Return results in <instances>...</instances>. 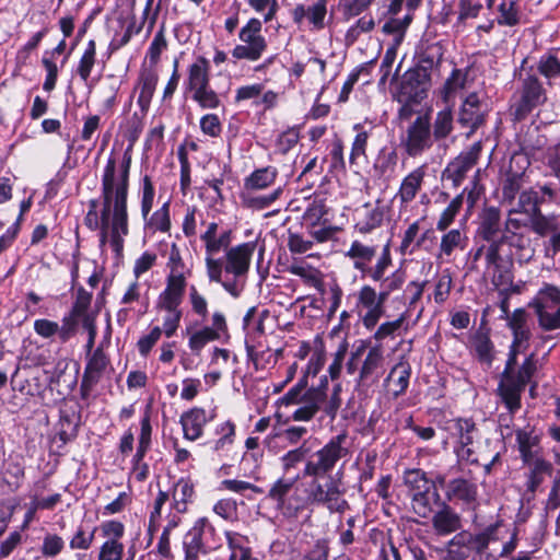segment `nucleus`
Listing matches in <instances>:
<instances>
[{"label":"nucleus","instance_id":"nucleus-45","mask_svg":"<svg viewBox=\"0 0 560 560\" xmlns=\"http://www.w3.org/2000/svg\"><path fill=\"white\" fill-rule=\"evenodd\" d=\"M98 529V527L94 526L92 528H86L83 525H80L72 538L69 541V547L72 550L82 549L88 550L95 538V533Z\"/></svg>","mask_w":560,"mask_h":560},{"label":"nucleus","instance_id":"nucleus-35","mask_svg":"<svg viewBox=\"0 0 560 560\" xmlns=\"http://www.w3.org/2000/svg\"><path fill=\"white\" fill-rule=\"evenodd\" d=\"M194 495V485L190 480L180 478L173 490L174 508L179 513L187 511V503L191 501Z\"/></svg>","mask_w":560,"mask_h":560},{"label":"nucleus","instance_id":"nucleus-16","mask_svg":"<svg viewBox=\"0 0 560 560\" xmlns=\"http://www.w3.org/2000/svg\"><path fill=\"white\" fill-rule=\"evenodd\" d=\"M483 120L485 116L480 100L476 93H470L465 98L460 107L458 122L462 125V127L469 128V133H472L480 125L483 124Z\"/></svg>","mask_w":560,"mask_h":560},{"label":"nucleus","instance_id":"nucleus-13","mask_svg":"<svg viewBox=\"0 0 560 560\" xmlns=\"http://www.w3.org/2000/svg\"><path fill=\"white\" fill-rule=\"evenodd\" d=\"M255 249L256 242H246L229 248L225 253V272L232 273L234 277L246 275Z\"/></svg>","mask_w":560,"mask_h":560},{"label":"nucleus","instance_id":"nucleus-7","mask_svg":"<svg viewBox=\"0 0 560 560\" xmlns=\"http://www.w3.org/2000/svg\"><path fill=\"white\" fill-rule=\"evenodd\" d=\"M299 477L279 478L276 480L268 493L267 499L276 503V508L285 517H296L298 514L310 504L307 493L304 495L296 485Z\"/></svg>","mask_w":560,"mask_h":560},{"label":"nucleus","instance_id":"nucleus-29","mask_svg":"<svg viewBox=\"0 0 560 560\" xmlns=\"http://www.w3.org/2000/svg\"><path fill=\"white\" fill-rule=\"evenodd\" d=\"M474 541V535L463 530L457 533L447 544L448 557L453 560H464L469 553Z\"/></svg>","mask_w":560,"mask_h":560},{"label":"nucleus","instance_id":"nucleus-60","mask_svg":"<svg viewBox=\"0 0 560 560\" xmlns=\"http://www.w3.org/2000/svg\"><path fill=\"white\" fill-rule=\"evenodd\" d=\"M467 82V74L462 70H453L444 84V100L447 102L457 91L463 90Z\"/></svg>","mask_w":560,"mask_h":560},{"label":"nucleus","instance_id":"nucleus-58","mask_svg":"<svg viewBox=\"0 0 560 560\" xmlns=\"http://www.w3.org/2000/svg\"><path fill=\"white\" fill-rule=\"evenodd\" d=\"M463 195L456 196L444 209L436 223L438 230L444 231L453 223L456 214L463 206Z\"/></svg>","mask_w":560,"mask_h":560},{"label":"nucleus","instance_id":"nucleus-2","mask_svg":"<svg viewBox=\"0 0 560 560\" xmlns=\"http://www.w3.org/2000/svg\"><path fill=\"white\" fill-rule=\"evenodd\" d=\"M130 149L125 151L119 171L117 174L116 161L109 158L102 175V199L103 207L98 213V230H110L116 226V219L119 218L128 223V192L129 175L131 167Z\"/></svg>","mask_w":560,"mask_h":560},{"label":"nucleus","instance_id":"nucleus-48","mask_svg":"<svg viewBox=\"0 0 560 560\" xmlns=\"http://www.w3.org/2000/svg\"><path fill=\"white\" fill-rule=\"evenodd\" d=\"M420 229V221L417 220L411 223L405 231L402 241L400 244L401 255H412L413 252L420 246V237L418 236Z\"/></svg>","mask_w":560,"mask_h":560},{"label":"nucleus","instance_id":"nucleus-20","mask_svg":"<svg viewBox=\"0 0 560 560\" xmlns=\"http://www.w3.org/2000/svg\"><path fill=\"white\" fill-rule=\"evenodd\" d=\"M478 235L485 241L498 240L501 232V212L497 207H487L479 217Z\"/></svg>","mask_w":560,"mask_h":560},{"label":"nucleus","instance_id":"nucleus-33","mask_svg":"<svg viewBox=\"0 0 560 560\" xmlns=\"http://www.w3.org/2000/svg\"><path fill=\"white\" fill-rule=\"evenodd\" d=\"M225 536L231 551L229 558L235 557V560H258L252 557V550L247 546L246 537L234 532H226Z\"/></svg>","mask_w":560,"mask_h":560},{"label":"nucleus","instance_id":"nucleus-53","mask_svg":"<svg viewBox=\"0 0 560 560\" xmlns=\"http://www.w3.org/2000/svg\"><path fill=\"white\" fill-rule=\"evenodd\" d=\"M514 366L509 371V377L520 384L523 387H526V385L529 383L530 378L536 372V362L534 359V354H529L525 361L523 362L522 366L517 371L516 374H513Z\"/></svg>","mask_w":560,"mask_h":560},{"label":"nucleus","instance_id":"nucleus-34","mask_svg":"<svg viewBox=\"0 0 560 560\" xmlns=\"http://www.w3.org/2000/svg\"><path fill=\"white\" fill-rule=\"evenodd\" d=\"M529 223L532 230L540 236L553 233L560 226L559 215L555 213L544 214L541 210L534 214L532 218H529Z\"/></svg>","mask_w":560,"mask_h":560},{"label":"nucleus","instance_id":"nucleus-8","mask_svg":"<svg viewBox=\"0 0 560 560\" xmlns=\"http://www.w3.org/2000/svg\"><path fill=\"white\" fill-rule=\"evenodd\" d=\"M518 83L520 85L514 94L511 110L514 119L521 121L535 108L546 103L547 91L539 78L532 73L521 77Z\"/></svg>","mask_w":560,"mask_h":560},{"label":"nucleus","instance_id":"nucleus-19","mask_svg":"<svg viewBox=\"0 0 560 560\" xmlns=\"http://www.w3.org/2000/svg\"><path fill=\"white\" fill-rule=\"evenodd\" d=\"M516 443L521 458L524 464H529L536 457H540L539 453V435L535 434L534 429L524 428L515 431Z\"/></svg>","mask_w":560,"mask_h":560},{"label":"nucleus","instance_id":"nucleus-50","mask_svg":"<svg viewBox=\"0 0 560 560\" xmlns=\"http://www.w3.org/2000/svg\"><path fill=\"white\" fill-rule=\"evenodd\" d=\"M327 214V207L323 200H313L306 208L303 219L310 226H317L322 223H326L328 220L324 219Z\"/></svg>","mask_w":560,"mask_h":560},{"label":"nucleus","instance_id":"nucleus-23","mask_svg":"<svg viewBox=\"0 0 560 560\" xmlns=\"http://www.w3.org/2000/svg\"><path fill=\"white\" fill-rule=\"evenodd\" d=\"M504 381L499 386L500 396L511 413L521 408V395L525 387L509 377V372L503 371Z\"/></svg>","mask_w":560,"mask_h":560},{"label":"nucleus","instance_id":"nucleus-61","mask_svg":"<svg viewBox=\"0 0 560 560\" xmlns=\"http://www.w3.org/2000/svg\"><path fill=\"white\" fill-rule=\"evenodd\" d=\"M288 248L292 254H304L312 249L314 241L305 238L303 235L293 232L291 229L288 230Z\"/></svg>","mask_w":560,"mask_h":560},{"label":"nucleus","instance_id":"nucleus-11","mask_svg":"<svg viewBox=\"0 0 560 560\" xmlns=\"http://www.w3.org/2000/svg\"><path fill=\"white\" fill-rule=\"evenodd\" d=\"M552 290L553 284L544 283L530 303L539 326L547 331L560 329V302L551 298Z\"/></svg>","mask_w":560,"mask_h":560},{"label":"nucleus","instance_id":"nucleus-27","mask_svg":"<svg viewBox=\"0 0 560 560\" xmlns=\"http://www.w3.org/2000/svg\"><path fill=\"white\" fill-rule=\"evenodd\" d=\"M79 424L80 415H77L73 410H60V417L57 423V436L62 444H67L77 438Z\"/></svg>","mask_w":560,"mask_h":560},{"label":"nucleus","instance_id":"nucleus-9","mask_svg":"<svg viewBox=\"0 0 560 560\" xmlns=\"http://www.w3.org/2000/svg\"><path fill=\"white\" fill-rule=\"evenodd\" d=\"M262 22L252 18L240 30L238 38L242 44L236 45L232 50V57L237 60L257 61L266 51L268 45L261 35Z\"/></svg>","mask_w":560,"mask_h":560},{"label":"nucleus","instance_id":"nucleus-44","mask_svg":"<svg viewBox=\"0 0 560 560\" xmlns=\"http://www.w3.org/2000/svg\"><path fill=\"white\" fill-rule=\"evenodd\" d=\"M288 271L302 278L311 287L318 288L322 284L320 272L310 265L292 264Z\"/></svg>","mask_w":560,"mask_h":560},{"label":"nucleus","instance_id":"nucleus-31","mask_svg":"<svg viewBox=\"0 0 560 560\" xmlns=\"http://www.w3.org/2000/svg\"><path fill=\"white\" fill-rule=\"evenodd\" d=\"M107 364L108 359L103 349L100 347L96 348L89 358L84 369L83 375L85 376V382L88 381L90 384L98 383Z\"/></svg>","mask_w":560,"mask_h":560},{"label":"nucleus","instance_id":"nucleus-43","mask_svg":"<svg viewBox=\"0 0 560 560\" xmlns=\"http://www.w3.org/2000/svg\"><path fill=\"white\" fill-rule=\"evenodd\" d=\"M466 241L467 237L460 230L453 229L442 236L440 245L441 252L444 255L450 256L455 249H463Z\"/></svg>","mask_w":560,"mask_h":560},{"label":"nucleus","instance_id":"nucleus-1","mask_svg":"<svg viewBox=\"0 0 560 560\" xmlns=\"http://www.w3.org/2000/svg\"><path fill=\"white\" fill-rule=\"evenodd\" d=\"M400 147L410 156L420 154V60L400 78L396 94Z\"/></svg>","mask_w":560,"mask_h":560},{"label":"nucleus","instance_id":"nucleus-14","mask_svg":"<svg viewBox=\"0 0 560 560\" xmlns=\"http://www.w3.org/2000/svg\"><path fill=\"white\" fill-rule=\"evenodd\" d=\"M384 354L380 347H373L369 350L358 377L359 386H371L378 382L384 373Z\"/></svg>","mask_w":560,"mask_h":560},{"label":"nucleus","instance_id":"nucleus-6","mask_svg":"<svg viewBox=\"0 0 560 560\" xmlns=\"http://www.w3.org/2000/svg\"><path fill=\"white\" fill-rule=\"evenodd\" d=\"M346 434L332 436L322 448L311 454L304 465L303 477L325 478L332 472L337 463L349 453L343 445Z\"/></svg>","mask_w":560,"mask_h":560},{"label":"nucleus","instance_id":"nucleus-15","mask_svg":"<svg viewBox=\"0 0 560 560\" xmlns=\"http://www.w3.org/2000/svg\"><path fill=\"white\" fill-rule=\"evenodd\" d=\"M387 299V292H380L369 287L364 285L359 293V302L362 306H364L368 312L364 315V324L369 326H373L376 324L380 315L383 302Z\"/></svg>","mask_w":560,"mask_h":560},{"label":"nucleus","instance_id":"nucleus-3","mask_svg":"<svg viewBox=\"0 0 560 560\" xmlns=\"http://www.w3.org/2000/svg\"><path fill=\"white\" fill-rule=\"evenodd\" d=\"M440 490H445L444 478L429 480L422 472V505L432 503L441 506L432 518L435 533L440 536L450 535L460 528V518L442 499Z\"/></svg>","mask_w":560,"mask_h":560},{"label":"nucleus","instance_id":"nucleus-42","mask_svg":"<svg viewBox=\"0 0 560 560\" xmlns=\"http://www.w3.org/2000/svg\"><path fill=\"white\" fill-rule=\"evenodd\" d=\"M218 339H220V337L215 334L214 329H210L209 326H205L190 334L188 347L195 354H199L208 342Z\"/></svg>","mask_w":560,"mask_h":560},{"label":"nucleus","instance_id":"nucleus-28","mask_svg":"<svg viewBox=\"0 0 560 560\" xmlns=\"http://www.w3.org/2000/svg\"><path fill=\"white\" fill-rule=\"evenodd\" d=\"M445 494L447 500L457 499L471 503L477 498V486L466 479L457 478L448 483Z\"/></svg>","mask_w":560,"mask_h":560},{"label":"nucleus","instance_id":"nucleus-12","mask_svg":"<svg viewBox=\"0 0 560 560\" xmlns=\"http://www.w3.org/2000/svg\"><path fill=\"white\" fill-rule=\"evenodd\" d=\"M341 390L342 387L340 383L334 384L330 394H325L324 392L312 389L310 387L303 394L302 404L313 409V412L315 413H317L319 410H323L324 413L330 418V420H335L342 404L340 396Z\"/></svg>","mask_w":560,"mask_h":560},{"label":"nucleus","instance_id":"nucleus-32","mask_svg":"<svg viewBox=\"0 0 560 560\" xmlns=\"http://www.w3.org/2000/svg\"><path fill=\"white\" fill-rule=\"evenodd\" d=\"M476 165V163L460 153L454 161H452L446 170L445 174L447 178L452 179L455 186H459L465 178L466 174Z\"/></svg>","mask_w":560,"mask_h":560},{"label":"nucleus","instance_id":"nucleus-56","mask_svg":"<svg viewBox=\"0 0 560 560\" xmlns=\"http://www.w3.org/2000/svg\"><path fill=\"white\" fill-rule=\"evenodd\" d=\"M409 376H410L409 365L407 363L400 362L392 369V371L389 372V374L387 376V382L389 384H392V383L396 384L398 388L395 389V393L399 394L407 388L408 382H409Z\"/></svg>","mask_w":560,"mask_h":560},{"label":"nucleus","instance_id":"nucleus-63","mask_svg":"<svg viewBox=\"0 0 560 560\" xmlns=\"http://www.w3.org/2000/svg\"><path fill=\"white\" fill-rule=\"evenodd\" d=\"M541 209L535 206V191L533 190V187L523 190L520 194L518 202L516 208H514V211L523 212L524 214H527L529 218H532Z\"/></svg>","mask_w":560,"mask_h":560},{"label":"nucleus","instance_id":"nucleus-24","mask_svg":"<svg viewBox=\"0 0 560 560\" xmlns=\"http://www.w3.org/2000/svg\"><path fill=\"white\" fill-rule=\"evenodd\" d=\"M387 213V206L377 201L374 207L365 206L363 217L357 222L355 229L360 233H369L381 226Z\"/></svg>","mask_w":560,"mask_h":560},{"label":"nucleus","instance_id":"nucleus-41","mask_svg":"<svg viewBox=\"0 0 560 560\" xmlns=\"http://www.w3.org/2000/svg\"><path fill=\"white\" fill-rule=\"evenodd\" d=\"M420 188V167L413 170L406 176L400 185L398 197L402 203H408L415 199Z\"/></svg>","mask_w":560,"mask_h":560},{"label":"nucleus","instance_id":"nucleus-10","mask_svg":"<svg viewBox=\"0 0 560 560\" xmlns=\"http://www.w3.org/2000/svg\"><path fill=\"white\" fill-rule=\"evenodd\" d=\"M530 325L532 317L524 308H516L508 317V326L512 331L513 340L505 364V372L516 365L517 354L524 353L528 349L532 338Z\"/></svg>","mask_w":560,"mask_h":560},{"label":"nucleus","instance_id":"nucleus-51","mask_svg":"<svg viewBox=\"0 0 560 560\" xmlns=\"http://www.w3.org/2000/svg\"><path fill=\"white\" fill-rule=\"evenodd\" d=\"M353 128H354V130L358 131V133L352 142L350 158H349L350 164H357L358 160L360 158L365 156L368 139H369V133H368V131L363 130V127L361 124H355Z\"/></svg>","mask_w":560,"mask_h":560},{"label":"nucleus","instance_id":"nucleus-59","mask_svg":"<svg viewBox=\"0 0 560 560\" xmlns=\"http://www.w3.org/2000/svg\"><path fill=\"white\" fill-rule=\"evenodd\" d=\"M523 184V175L520 173H510L502 185V196L505 201L512 202Z\"/></svg>","mask_w":560,"mask_h":560},{"label":"nucleus","instance_id":"nucleus-4","mask_svg":"<svg viewBox=\"0 0 560 560\" xmlns=\"http://www.w3.org/2000/svg\"><path fill=\"white\" fill-rule=\"evenodd\" d=\"M220 546L214 526L207 517L198 518L183 536L184 560H212L211 552Z\"/></svg>","mask_w":560,"mask_h":560},{"label":"nucleus","instance_id":"nucleus-36","mask_svg":"<svg viewBox=\"0 0 560 560\" xmlns=\"http://www.w3.org/2000/svg\"><path fill=\"white\" fill-rule=\"evenodd\" d=\"M96 62V43L90 39L79 60L77 73L83 82H88L91 77L92 69Z\"/></svg>","mask_w":560,"mask_h":560},{"label":"nucleus","instance_id":"nucleus-17","mask_svg":"<svg viewBox=\"0 0 560 560\" xmlns=\"http://www.w3.org/2000/svg\"><path fill=\"white\" fill-rule=\"evenodd\" d=\"M184 438L189 441L198 440L203 432V427L208 422L206 410L195 407L180 416Z\"/></svg>","mask_w":560,"mask_h":560},{"label":"nucleus","instance_id":"nucleus-21","mask_svg":"<svg viewBox=\"0 0 560 560\" xmlns=\"http://www.w3.org/2000/svg\"><path fill=\"white\" fill-rule=\"evenodd\" d=\"M166 267L170 269L166 281L187 284L191 268L184 261L180 249L175 243L171 245Z\"/></svg>","mask_w":560,"mask_h":560},{"label":"nucleus","instance_id":"nucleus-25","mask_svg":"<svg viewBox=\"0 0 560 560\" xmlns=\"http://www.w3.org/2000/svg\"><path fill=\"white\" fill-rule=\"evenodd\" d=\"M159 81L158 73L152 69H144L139 77L140 94L138 97V105L145 114L150 107L156 84Z\"/></svg>","mask_w":560,"mask_h":560},{"label":"nucleus","instance_id":"nucleus-5","mask_svg":"<svg viewBox=\"0 0 560 560\" xmlns=\"http://www.w3.org/2000/svg\"><path fill=\"white\" fill-rule=\"evenodd\" d=\"M342 470L334 476L329 474L325 478L312 479L307 489L310 504L324 505L331 513H343L349 509L348 501L343 498L346 489L342 486Z\"/></svg>","mask_w":560,"mask_h":560},{"label":"nucleus","instance_id":"nucleus-30","mask_svg":"<svg viewBox=\"0 0 560 560\" xmlns=\"http://www.w3.org/2000/svg\"><path fill=\"white\" fill-rule=\"evenodd\" d=\"M510 267L511 265L506 260L486 266V273L497 289L508 290L512 285L513 275Z\"/></svg>","mask_w":560,"mask_h":560},{"label":"nucleus","instance_id":"nucleus-37","mask_svg":"<svg viewBox=\"0 0 560 560\" xmlns=\"http://www.w3.org/2000/svg\"><path fill=\"white\" fill-rule=\"evenodd\" d=\"M277 177V170L272 166L256 170L245 180L248 189H264L271 185Z\"/></svg>","mask_w":560,"mask_h":560},{"label":"nucleus","instance_id":"nucleus-47","mask_svg":"<svg viewBox=\"0 0 560 560\" xmlns=\"http://www.w3.org/2000/svg\"><path fill=\"white\" fill-rule=\"evenodd\" d=\"M537 70L550 82L560 78V60L552 54H545L539 58Z\"/></svg>","mask_w":560,"mask_h":560},{"label":"nucleus","instance_id":"nucleus-26","mask_svg":"<svg viewBox=\"0 0 560 560\" xmlns=\"http://www.w3.org/2000/svg\"><path fill=\"white\" fill-rule=\"evenodd\" d=\"M208 71L209 61L205 57H199L197 61L189 67L187 89L195 93L210 85Z\"/></svg>","mask_w":560,"mask_h":560},{"label":"nucleus","instance_id":"nucleus-40","mask_svg":"<svg viewBox=\"0 0 560 560\" xmlns=\"http://www.w3.org/2000/svg\"><path fill=\"white\" fill-rule=\"evenodd\" d=\"M497 22L502 26H515L520 23V11L516 0H501L498 7Z\"/></svg>","mask_w":560,"mask_h":560},{"label":"nucleus","instance_id":"nucleus-46","mask_svg":"<svg viewBox=\"0 0 560 560\" xmlns=\"http://www.w3.org/2000/svg\"><path fill=\"white\" fill-rule=\"evenodd\" d=\"M411 20L410 14L405 15L404 19L392 18L384 23L382 31L386 34L394 35L395 46H398L402 42L405 31Z\"/></svg>","mask_w":560,"mask_h":560},{"label":"nucleus","instance_id":"nucleus-57","mask_svg":"<svg viewBox=\"0 0 560 560\" xmlns=\"http://www.w3.org/2000/svg\"><path fill=\"white\" fill-rule=\"evenodd\" d=\"M191 97L202 109H215L221 104L219 95L210 85L192 93Z\"/></svg>","mask_w":560,"mask_h":560},{"label":"nucleus","instance_id":"nucleus-64","mask_svg":"<svg viewBox=\"0 0 560 560\" xmlns=\"http://www.w3.org/2000/svg\"><path fill=\"white\" fill-rule=\"evenodd\" d=\"M124 544L114 540H105L100 547L97 560H122Z\"/></svg>","mask_w":560,"mask_h":560},{"label":"nucleus","instance_id":"nucleus-62","mask_svg":"<svg viewBox=\"0 0 560 560\" xmlns=\"http://www.w3.org/2000/svg\"><path fill=\"white\" fill-rule=\"evenodd\" d=\"M65 548L63 539L57 534H47L40 547L42 555L47 558L57 557Z\"/></svg>","mask_w":560,"mask_h":560},{"label":"nucleus","instance_id":"nucleus-38","mask_svg":"<svg viewBox=\"0 0 560 560\" xmlns=\"http://www.w3.org/2000/svg\"><path fill=\"white\" fill-rule=\"evenodd\" d=\"M472 349L480 362L491 364L493 361V343L489 336L485 332L478 331L472 338Z\"/></svg>","mask_w":560,"mask_h":560},{"label":"nucleus","instance_id":"nucleus-22","mask_svg":"<svg viewBox=\"0 0 560 560\" xmlns=\"http://www.w3.org/2000/svg\"><path fill=\"white\" fill-rule=\"evenodd\" d=\"M187 284L166 281L165 289L160 293L156 308L160 311L180 310Z\"/></svg>","mask_w":560,"mask_h":560},{"label":"nucleus","instance_id":"nucleus-49","mask_svg":"<svg viewBox=\"0 0 560 560\" xmlns=\"http://www.w3.org/2000/svg\"><path fill=\"white\" fill-rule=\"evenodd\" d=\"M205 243L206 256H214L220 250H228L232 242V231L223 230L219 235L209 237Z\"/></svg>","mask_w":560,"mask_h":560},{"label":"nucleus","instance_id":"nucleus-39","mask_svg":"<svg viewBox=\"0 0 560 560\" xmlns=\"http://www.w3.org/2000/svg\"><path fill=\"white\" fill-rule=\"evenodd\" d=\"M443 54V47L440 43H432L424 49L422 48V91L424 90L427 82L425 71L439 65L442 60Z\"/></svg>","mask_w":560,"mask_h":560},{"label":"nucleus","instance_id":"nucleus-55","mask_svg":"<svg viewBox=\"0 0 560 560\" xmlns=\"http://www.w3.org/2000/svg\"><path fill=\"white\" fill-rule=\"evenodd\" d=\"M327 1L328 0H317L315 3L306 8V19L315 30H323L325 27Z\"/></svg>","mask_w":560,"mask_h":560},{"label":"nucleus","instance_id":"nucleus-52","mask_svg":"<svg viewBox=\"0 0 560 560\" xmlns=\"http://www.w3.org/2000/svg\"><path fill=\"white\" fill-rule=\"evenodd\" d=\"M147 226L154 231L168 232L171 229L170 202L166 201L158 209L147 222Z\"/></svg>","mask_w":560,"mask_h":560},{"label":"nucleus","instance_id":"nucleus-54","mask_svg":"<svg viewBox=\"0 0 560 560\" xmlns=\"http://www.w3.org/2000/svg\"><path fill=\"white\" fill-rule=\"evenodd\" d=\"M396 162L395 151L382 150L375 160L374 170L378 176L388 177L393 173Z\"/></svg>","mask_w":560,"mask_h":560},{"label":"nucleus","instance_id":"nucleus-18","mask_svg":"<svg viewBox=\"0 0 560 560\" xmlns=\"http://www.w3.org/2000/svg\"><path fill=\"white\" fill-rule=\"evenodd\" d=\"M526 465L529 467L525 482L526 492L530 493L532 498H534L539 487L544 483L545 478L552 475L553 466L542 457H536L535 460Z\"/></svg>","mask_w":560,"mask_h":560}]
</instances>
